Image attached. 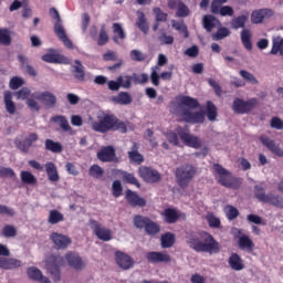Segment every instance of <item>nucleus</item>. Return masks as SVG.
Here are the masks:
<instances>
[{
	"instance_id": "1",
	"label": "nucleus",
	"mask_w": 283,
	"mask_h": 283,
	"mask_svg": "<svg viewBox=\"0 0 283 283\" xmlns=\"http://www.w3.org/2000/svg\"><path fill=\"white\" fill-rule=\"evenodd\" d=\"M187 244L197 253H219L220 243L216 241L213 235L206 231L192 232L187 237Z\"/></svg>"
},
{
	"instance_id": "2",
	"label": "nucleus",
	"mask_w": 283,
	"mask_h": 283,
	"mask_svg": "<svg viewBox=\"0 0 283 283\" xmlns=\"http://www.w3.org/2000/svg\"><path fill=\"white\" fill-rule=\"evenodd\" d=\"M200 107L198 99L191 96H181L179 98V104L177 108V114L190 125H198V123H205V113L203 112H192L191 109H197Z\"/></svg>"
},
{
	"instance_id": "3",
	"label": "nucleus",
	"mask_w": 283,
	"mask_h": 283,
	"mask_svg": "<svg viewBox=\"0 0 283 283\" xmlns=\"http://www.w3.org/2000/svg\"><path fill=\"white\" fill-rule=\"evenodd\" d=\"M92 129L98 134H107V132H120L127 134V126L120 122L115 115H105L97 122L92 123Z\"/></svg>"
},
{
	"instance_id": "4",
	"label": "nucleus",
	"mask_w": 283,
	"mask_h": 283,
	"mask_svg": "<svg viewBox=\"0 0 283 283\" xmlns=\"http://www.w3.org/2000/svg\"><path fill=\"white\" fill-rule=\"evenodd\" d=\"M213 169L217 174V180L222 187H227L228 189H240V179L233 177L231 171L227 170L220 164H214Z\"/></svg>"
},
{
	"instance_id": "5",
	"label": "nucleus",
	"mask_w": 283,
	"mask_h": 283,
	"mask_svg": "<svg viewBox=\"0 0 283 283\" xmlns=\"http://www.w3.org/2000/svg\"><path fill=\"white\" fill-rule=\"evenodd\" d=\"M50 17L55 20L54 23V32L57 35V39L62 41V43L65 45V48H69V50H72L74 45L72 44V41L70 38H67V33H65V28L63 27V20L61 19V14L59 13V10L56 8H51L49 10Z\"/></svg>"
},
{
	"instance_id": "6",
	"label": "nucleus",
	"mask_w": 283,
	"mask_h": 283,
	"mask_svg": "<svg viewBox=\"0 0 283 283\" xmlns=\"http://www.w3.org/2000/svg\"><path fill=\"white\" fill-rule=\"evenodd\" d=\"M175 176L179 187H181V189H187L189 182L196 177V167L185 164L176 169Z\"/></svg>"
},
{
	"instance_id": "7",
	"label": "nucleus",
	"mask_w": 283,
	"mask_h": 283,
	"mask_svg": "<svg viewBox=\"0 0 283 283\" xmlns=\"http://www.w3.org/2000/svg\"><path fill=\"white\" fill-rule=\"evenodd\" d=\"M39 140L36 133H30L27 137L18 136L14 138V145L22 154H30V147Z\"/></svg>"
},
{
	"instance_id": "8",
	"label": "nucleus",
	"mask_w": 283,
	"mask_h": 283,
	"mask_svg": "<svg viewBox=\"0 0 283 283\" xmlns=\"http://www.w3.org/2000/svg\"><path fill=\"white\" fill-rule=\"evenodd\" d=\"M258 105V98L252 97L248 101L242 98H235L232 103V109L235 114H249L252 109H255Z\"/></svg>"
},
{
	"instance_id": "9",
	"label": "nucleus",
	"mask_w": 283,
	"mask_h": 283,
	"mask_svg": "<svg viewBox=\"0 0 283 283\" xmlns=\"http://www.w3.org/2000/svg\"><path fill=\"white\" fill-rule=\"evenodd\" d=\"M62 256L51 255L46 261V270L49 271L53 282H61V264Z\"/></svg>"
},
{
	"instance_id": "10",
	"label": "nucleus",
	"mask_w": 283,
	"mask_h": 283,
	"mask_svg": "<svg viewBox=\"0 0 283 283\" xmlns=\"http://www.w3.org/2000/svg\"><path fill=\"white\" fill-rule=\"evenodd\" d=\"M177 133L187 147H192V149H200V147L202 146V142L200 140V138H198V136L191 135L188 128H178Z\"/></svg>"
},
{
	"instance_id": "11",
	"label": "nucleus",
	"mask_w": 283,
	"mask_h": 283,
	"mask_svg": "<svg viewBox=\"0 0 283 283\" xmlns=\"http://www.w3.org/2000/svg\"><path fill=\"white\" fill-rule=\"evenodd\" d=\"M146 260L149 264H169L171 262V255L164 252L150 251L146 253Z\"/></svg>"
},
{
	"instance_id": "12",
	"label": "nucleus",
	"mask_w": 283,
	"mask_h": 283,
	"mask_svg": "<svg viewBox=\"0 0 283 283\" xmlns=\"http://www.w3.org/2000/svg\"><path fill=\"white\" fill-rule=\"evenodd\" d=\"M138 174L140 178L145 180V182H151V184L159 182L161 178L160 172H158V170L146 167V166L139 167Z\"/></svg>"
},
{
	"instance_id": "13",
	"label": "nucleus",
	"mask_w": 283,
	"mask_h": 283,
	"mask_svg": "<svg viewBox=\"0 0 283 283\" xmlns=\"http://www.w3.org/2000/svg\"><path fill=\"white\" fill-rule=\"evenodd\" d=\"M33 97L36 101H41V103H43V105H45L49 109L56 107V95H54L50 91H44L42 93H34Z\"/></svg>"
},
{
	"instance_id": "14",
	"label": "nucleus",
	"mask_w": 283,
	"mask_h": 283,
	"mask_svg": "<svg viewBox=\"0 0 283 283\" xmlns=\"http://www.w3.org/2000/svg\"><path fill=\"white\" fill-rule=\"evenodd\" d=\"M97 158L101 160V163H117L118 157H116V149L114 146H106L103 147L98 153H97Z\"/></svg>"
},
{
	"instance_id": "15",
	"label": "nucleus",
	"mask_w": 283,
	"mask_h": 283,
	"mask_svg": "<svg viewBox=\"0 0 283 283\" xmlns=\"http://www.w3.org/2000/svg\"><path fill=\"white\" fill-rule=\"evenodd\" d=\"M65 260L69 266L75 271H83L86 265L85 261H83V258H81V255H78L76 252H67L65 254Z\"/></svg>"
},
{
	"instance_id": "16",
	"label": "nucleus",
	"mask_w": 283,
	"mask_h": 283,
	"mask_svg": "<svg viewBox=\"0 0 283 283\" xmlns=\"http://www.w3.org/2000/svg\"><path fill=\"white\" fill-rule=\"evenodd\" d=\"M27 275L29 280H32V282L52 283V281H50L48 276L43 275V272L36 266L28 268Z\"/></svg>"
},
{
	"instance_id": "17",
	"label": "nucleus",
	"mask_w": 283,
	"mask_h": 283,
	"mask_svg": "<svg viewBox=\"0 0 283 283\" xmlns=\"http://www.w3.org/2000/svg\"><path fill=\"white\" fill-rule=\"evenodd\" d=\"M50 238L57 250L67 249V245L72 244L70 237L62 233L53 232Z\"/></svg>"
},
{
	"instance_id": "18",
	"label": "nucleus",
	"mask_w": 283,
	"mask_h": 283,
	"mask_svg": "<svg viewBox=\"0 0 283 283\" xmlns=\"http://www.w3.org/2000/svg\"><path fill=\"white\" fill-rule=\"evenodd\" d=\"M125 198L130 207H145L147 205L145 198L139 197L138 192L132 191L130 189L126 190Z\"/></svg>"
},
{
	"instance_id": "19",
	"label": "nucleus",
	"mask_w": 283,
	"mask_h": 283,
	"mask_svg": "<svg viewBox=\"0 0 283 283\" xmlns=\"http://www.w3.org/2000/svg\"><path fill=\"white\" fill-rule=\"evenodd\" d=\"M260 142L264 147L270 149L274 156H279V158H283V149L275 143V140L266 137V136H261Z\"/></svg>"
},
{
	"instance_id": "20",
	"label": "nucleus",
	"mask_w": 283,
	"mask_h": 283,
	"mask_svg": "<svg viewBox=\"0 0 283 283\" xmlns=\"http://www.w3.org/2000/svg\"><path fill=\"white\" fill-rule=\"evenodd\" d=\"M273 17V10L271 9H259L251 13V23L260 24L264 19Z\"/></svg>"
},
{
	"instance_id": "21",
	"label": "nucleus",
	"mask_w": 283,
	"mask_h": 283,
	"mask_svg": "<svg viewBox=\"0 0 283 283\" xmlns=\"http://www.w3.org/2000/svg\"><path fill=\"white\" fill-rule=\"evenodd\" d=\"M115 261L119 269L127 271L134 266V261L132 258L123 252L115 253Z\"/></svg>"
},
{
	"instance_id": "22",
	"label": "nucleus",
	"mask_w": 283,
	"mask_h": 283,
	"mask_svg": "<svg viewBox=\"0 0 283 283\" xmlns=\"http://www.w3.org/2000/svg\"><path fill=\"white\" fill-rule=\"evenodd\" d=\"M19 268H21V261L19 259L0 256V269L12 271Z\"/></svg>"
},
{
	"instance_id": "23",
	"label": "nucleus",
	"mask_w": 283,
	"mask_h": 283,
	"mask_svg": "<svg viewBox=\"0 0 283 283\" xmlns=\"http://www.w3.org/2000/svg\"><path fill=\"white\" fill-rule=\"evenodd\" d=\"M238 245L241 251H247V253H253L255 249V243L251 240L250 235L242 234L238 240Z\"/></svg>"
},
{
	"instance_id": "24",
	"label": "nucleus",
	"mask_w": 283,
	"mask_h": 283,
	"mask_svg": "<svg viewBox=\"0 0 283 283\" xmlns=\"http://www.w3.org/2000/svg\"><path fill=\"white\" fill-rule=\"evenodd\" d=\"M94 233L98 240H103V242H109V240H112V230L103 228L96 222L94 226Z\"/></svg>"
},
{
	"instance_id": "25",
	"label": "nucleus",
	"mask_w": 283,
	"mask_h": 283,
	"mask_svg": "<svg viewBox=\"0 0 283 283\" xmlns=\"http://www.w3.org/2000/svg\"><path fill=\"white\" fill-rule=\"evenodd\" d=\"M128 158L130 163H134L135 165H143L145 163V157L143 154L138 153V144L134 143L132 147V151H128Z\"/></svg>"
},
{
	"instance_id": "26",
	"label": "nucleus",
	"mask_w": 283,
	"mask_h": 283,
	"mask_svg": "<svg viewBox=\"0 0 283 283\" xmlns=\"http://www.w3.org/2000/svg\"><path fill=\"white\" fill-rule=\"evenodd\" d=\"M45 171L50 182H59L61 177L59 176V170L56 169V165L54 163H46Z\"/></svg>"
},
{
	"instance_id": "27",
	"label": "nucleus",
	"mask_w": 283,
	"mask_h": 283,
	"mask_svg": "<svg viewBox=\"0 0 283 283\" xmlns=\"http://www.w3.org/2000/svg\"><path fill=\"white\" fill-rule=\"evenodd\" d=\"M202 24L206 32H211L213 28H218V25H220V20L213 15H205L202 19Z\"/></svg>"
},
{
	"instance_id": "28",
	"label": "nucleus",
	"mask_w": 283,
	"mask_h": 283,
	"mask_svg": "<svg viewBox=\"0 0 283 283\" xmlns=\"http://www.w3.org/2000/svg\"><path fill=\"white\" fill-rule=\"evenodd\" d=\"M228 263L233 271H242L244 269L242 258L238 253H232L228 260Z\"/></svg>"
},
{
	"instance_id": "29",
	"label": "nucleus",
	"mask_w": 283,
	"mask_h": 283,
	"mask_svg": "<svg viewBox=\"0 0 283 283\" xmlns=\"http://www.w3.org/2000/svg\"><path fill=\"white\" fill-rule=\"evenodd\" d=\"M3 101L6 105V111L8 112V114H11V115L14 114V112H17V105L12 101V92L6 91L3 94Z\"/></svg>"
},
{
	"instance_id": "30",
	"label": "nucleus",
	"mask_w": 283,
	"mask_h": 283,
	"mask_svg": "<svg viewBox=\"0 0 283 283\" xmlns=\"http://www.w3.org/2000/svg\"><path fill=\"white\" fill-rule=\"evenodd\" d=\"M75 65H73V76L76 81H85V66L80 62V60L74 61Z\"/></svg>"
},
{
	"instance_id": "31",
	"label": "nucleus",
	"mask_w": 283,
	"mask_h": 283,
	"mask_svg": "<svg viewBox=\"0 0 283 283\" xmlns=\"http://www.w3.org/2000/svg\"><path fill=\"white\" fill-rule=\"evenodd\" d=\"M52 123H56L60 125L62 132H72V126H70V122H67V118L63 115H55L51 117Z\"/></svg>"
},
{
	"instance_id": "32",
	"label": "nucleus",
	"mask_w": 283,
	"mask_h": 283,
	"mask_svg": "<svg viewBox=\"0 0 283 283\" xmlns=\"http://www.w3.org/2000/svg\"><path fill=\"white\" fill-rule=\"evenodd\" d=\"M136 25L144 34H147V32H149V24L147 23V18H145V12L137 11Z\"/></svg>"
},
{
	"instance_id": "33",
	"label": "nucleus",
	"mask_w": 283,
	"mask_h": 283,
	"mask_svg": "<svg viewBox=\"0 0 283 283\" xmlns=\"http://www.w3.org/2000/svg\"><path fill=\"white\" fill-rule=\"evenodd\" d=\"M113 32L115 34L113 36V41L117 45H120V41H118V39H120L123 41L127 38V35L125 34V30H123V25H120V23H114L113 24Z\"/></svg>"
},
{
	"instance_id": "34",
	"label": "nucleus",
	"mask_w": 283,
	"mask_h": 283,
	"mask_svg": "<svg viewBox=\"0 0 283 283\" xmlns=\"http://www.w3.org/2000/svg\"><path fill=\"white\" fill-rule=\"evenodd\" d=\"M44 147L46 151H52V154H61V151H63V145L52 139H45Z\"/></svg>"
},
{
	"instance_id": "35",
	"label": "nucleus",
	"mask_w": 283,
	"mask_h": 283,
	"mask_svg": "<svg viewBox=\"0 0 283 283\" xmlns=\"http://www.w3.org/2000/svg\"><path fill=\"white\" fill-rule=\"evenodd\" d=\"M161 249H171L176 242V237L171 232H167L160 238Z\"/></svg>"
},
{
	"instance_id": "36",
	"label": "nucleus",
	"mask_w": 283,
	"mask_h": 283,
	"mask_svg": "<svg viewBox=\"0 0 283 283\" xmlns=\"http://www.w3.org/2000/svg\"><path fill=\"white\" fill-rule=\"evenodd\" d=\"M171 27L174 30H177L179 34H182L185 39H189V29H187V24H185V21H176L171 20Z\"/></svg>"
},
{
	"instance_id": "37",
	"label": "nucleus",
	"mask_w": 283,
	"mask_h": 283,
	"mask_svg": "<svg viewBox=\"0 0 283 283\" xmlns=\"http://www.w3.org/2000/svg\"><path fill=\"white\" fill-rule=\"evenodd\" d=\"M241 43L245 50H253V44L251 43V31L249 29H243L241 31Z\"/></svg>"
},
{
	"instance_id": "38",
	"label": "nucleus",
	"mask_w": 283,
	"mask_h": 283,
	"mask_svg": "<svg viewBox=\"0 0 283 283\" xmlns=\"http://www.w3.org/2000/svg\"><path fill=\"white\" fill-rule=\"evenodd\" d=\"M113 102L117 105H130L132 104V95L127 92H120L117 96L113 97Z\"/></svg>"
},
{
	"instance_id": "39",
	"label": "nucleus",
	"mask_w": 283,
	"mask_h": 283,
	"mask_svg": "<svg viewBox=\"0 0 283 283\" xmlns=\"http://www.w3.org/2000/svg\"><path fill=\"white\" fill-rule=\"evenodd\" d=\"M149 217H145L142 214H135L133 217V224L135 229H145L147 227V223L149 222Z\"/></svg>"
},
{
	"instance_id": "40",
	"label": "nucleus",
	"mask_w": 283,
	"mask_h": 283,
	"mask_svg": "<svg viewBox=\"0 0 283 283\" xmlns=\"http://www.w3.org/2000/svg\"><path fill=\"white\" fill-rule=\"evenodd\" d=\"M247 21H249V13L232 19L231 25L233 30H240V28H244V25H247Z\"/></svg>"
},
{
	"instance_id": "41",
	"label": "nucleus",
	"mask_w": 283,
	"mask_h": 283,
	"mask_svg": "<svg viewBox=\"0 0 283 283\" xmlns=\"http://www.w3.org/2000/svg\"><path fill=\"white\" fill-rule=\"evenodd\" d=\"M65 217L59 210H50L48 222L49 224H59V222H63Z\"/></svg>"
},
{
	"instance_id": "42",
	"label": "nucleus",
	"mask_w": 283,
	"mask_h": 283,
	"mask_svg": "<svg viewBox=\"0 0 283 283\" xmlns=\"http://www.w3.org/2000/svg\"><path fill=\"white\" fill-rule=\"evenodd\" d=\"M165 221L168 222V224H174L180 218V214L176 209L168 208L164 212Z\"/></svg>"
},
{
	"instance_id": "43",
	"label": "nucleus",
	"mask_w": 283,
	"mask_h": 283,
	"mask_svg": "<svg viewBox=\"0 0 283 283\" xmlns=\"http://www.w3.org/2000/svg\"><path fill=\"white\" fill-rule=\"evenodd\" d=\"M266 205H272V207L283 208V198L279 195L268 193V199H265Z\"/></svg>"
},
{
	"instance_id": "44",
	"label": "nucleus",
	"mask_w": 283,
	"mask_h": 283,
	"mask_svg": "<svg viewBox=\"0 0 283 283\" xmlns=\"http://www.w3.org/2000/svg\"><path fill=\"white\" fill-rule=\"evenodd\" d=\"M145 233L147 235H158V232L160 231V226L149 219V221L146 223V228H144Z\"/></svg>"
},
{
	"instance_id": "45",
	"label": "nucleus",
	"mask_w": 283,
	"mask_h": 283,
	"mask_svg": "<svg viewBox=\"0 0 283 283\" xmlns=\"http://www.w3.org/2000/svg\"><path fill=\"white\" fill-rule=\"evenodd\" d=\"M158 41L160 45H174V35H168L165 29L159 30Z\"/></svg>"
},
{
	"instance_id": "46",
	"label": "nucleus",
	"mask_w": 283,
	"mask_h": 283,
	"mask_svg": "<svg viewBox=\"0 0 283 283\" xmlns=\"http://www.w3.org/2000/svg\"><path fill=\"white\" fill-rule=\"evenodd\" d=\"M207 118L211 123L216 122L218 118V107L212 102H207Z\"/></svg>"
},
{
	"instance_id": "47",
	"label": "nucleus",
	"mask_w": 283,
	"mask_h": 283,
	"mask_svg": "<svg viewBox=\"0 0 283 283\" xmlns=\"http://www.w3.org/2000/svg\"><path fill=\"white\" fill-rule=\"evenodd\" d=\"M254 197L259 202H266V199L269 198V195H266V190L261 185L254 186Z\"/></svg>"
},
{
	"instance_id": "48",
	"label": "nucleus",
	"mask_w": 283,
	"mask_h": 283,
	"mask_svg": "<svg viewBox=\"0 0 283 283\" xmlns=\"http://www.w3.org/2000/svg\"><path fill=\"white\" fill-rule=\"evenodd\" d=\"M63 55L55 53H46L42 55V61H44V63H63Z\"/></svg>"
},
{
	"instance_id": "49",
	"label": "nucleus",
	"mask_w": 283,
	"mask_h": 283,
	"mask_svg": "<svg viewBox=\"0 0 283 283\" xmlns=\"http://www.w3.org/2000/svg\"><path fill=\"white\" fill-rule=\"evenodd\" d=\"M20 178L23 185H36V177H34V175H32L30 171L22 170Z\"/></svg>"
},
{
	"instance_id": "50",
	"label": "nucleus",
	"mask_w": 283,
	"mask_h": 283,
	"mask_svg": "<svg viewBox=\"0 0 283 283\" xmlns=\"http://www.w3.org/2000/svg\"><path fill=\"white\" fill-rule=\"evenodd\" d=\"M12 43V38L10 36V30L6 28H0V44L10 45Z\"/></svg>"
},
{
	"instance_id": "51",
	"label": "nucleus",
	"mask_w": 283,
	"mask_h": 283,
	"mask_svg": "<svg viewBox=\"0 0 283 283\" xmlns=\"http://www.w3.org/2000/svg\"><path fill=\"white\" fill-rule=\"evenodd\" d=\"M224 213H226V218L228 220H235V218H238V216H240V211L238 210V208L228 205L224 207Z\"/></svg>"
},
{
	"instance_id": "52",
	"label": "nucleus",
	"mask_w": 283,
	"mask_h": 283,
	"mask_svg": "<svg viewBox=\"0 0 283 283\" xmlns=\"http://www.w3.org/2000/svg\"><path fill=\"white\" fill-rule=\"evenodd\" d=\"M231 35V31L228 28H220L216 33H212V41H222L227 36Z\"/></svg>"
},
{
	"instance_id": "53",
	"label": "nucleus",
	"mask_w": 283,
	"mask_h": 283,
	"mask_svg": "<svg viewBox=\"0 0 283 283\" xmlns=\"http://www.w3.org/2000/svg\"><path fill=\"white\" fill-rule=\"evenodd\" d=\"M122 177L124 182H128V185H134L135 187H137V189H140V182H138V179L133 174L123 171Z\"/></svg>"
},
{
	"instance_id": "54",
	"label": "nucleus",
	"mask_w": 283,
	"mask_h": 283,
	"mask_svg": "<svg viewBox=\"0 0 283 283\" xmlns=\"http://www.w3.org/2000/svg\"><path fill=\"white\" fill-rule=\"evenodd\" d=\"M104 174H105V170H103L101 166L96 164L91 166L88 169V175L91 176V178H95L96 180H98L99 178H103Z\"/></svg>"
},
{
	"instance_id": "55",
	"label": "nucleus",
	"mask_w": 283,
	"mask_h": 283,
	"mask_svg": "<svg viewBox=\"0 0 283 283\" xmlns=\"http://www.w3.org/2000/svg\"><path fill=\"white\" fill-rule=\"evenodd\" d=\"M206 220L211 229H220V218L216 217L213 213H208Z\"/></svg>"
},
{
	"instance_id": "56",
	"label": "nucleus",
	"mask_w": 283,
	"mask_h": 283,
	"mask_svg": "<svg viewBox=\"0 0 283 283\" xmlns=\"http://www.w3.org/2000/svg\"><path fill=\"white\" fill-rule=\"evenodd\" d=\"M240 76L244 78V81H247L248 83H251V85H258V83H260V81H258V78L255 77V75H253L251 72L245 71V70H241L239 72Z\"/></svg>"
},
{
	"instance_id": "57",
	"label": "nucleus",
	"mask_w": 283,
	"mask_h": 283,
	"mask_svg": "<svg viewBox=\"0 0 283 283\" xmlns=\"http://www.w3.org/2000/svg\"><path fill=\"white\" fill-rule=\"evenodd\" d=\"M189 14H190L189 7H187L182 2H179L177 6L176 17H178L179 19H185L189 17Z\"/></svg>"
},
{
	"instance_id": "58",
	"label": "nucleus",
	"mask_w": 283,
	"mask_h": 283,
	"mask_svg": "<svg viewBox=\"0 0 283 283\" xmlns=\"http://www.w3.org/2000/svg\"><path fill=\"white\" fill-rule=\"evenodd\" d=\"M0 178H12L13 180H17V174L12 168L1 166Z\"/></svg>"
},
{
	"instance_id": "59",
	"label": "nucleus",
	"mask_w": 283,
	"mask_h": 283,
	"mask_svg": "<svg viewBox=\"0 0 283 283\" xmlns=\"http://www.w3.org/2000/svg\"><path fill=\"white\" fill-rule=\"evenodd\" d=\"M153 12L155 14V21H157V23H165L167 21L168 14L160 10V8L153 9Z\"/></svg>"
},
{
	"instance_id": "60",
	"label": "nucleus",
	"mask_w": 283,
	"mask_h": 283,
	"mask_svg": "<svg viewBox=\"0 0 283 283\" xmlns=\"http://www.w3.org/2000/svg\"><path fill=\"white\" fill-rule=\"evenodd\" d=\"M2 235L4 238H15L17 237V228L14 226L7 224L2 229Z\"/></svg>"
},
{
	"instance_id": "61",
	"label": "nucleus",
	"mask_w": 283,
	"mask_h": 283,
	"mask_svg": "<svg viewBox=\"0 0 283 283\" xmlns=\"http://www.w3.org/2000/svg\"><path fill=\"white\" fill-rule=\"evenodd\" d=\"M112 190H113V196L115 198H120V196H123V184H120V180L113 181Z\"/></svg>"
},
{
	"instance_id": "62",
	"label": "nucleus",
	"mask_w": 283,
	"mask_h": 283,
	"mask_svg": "<svg viewBox=\"0 0 283 283\" xmlns=\"http://www.w3.org/2000/svg\"><path fill=\"white\" fill-rule=\"evenodd\" d=\"M158 66H153L151 67V73H150V81L155 87H158L160 85V75H158Z\"/></svg>"
},
{
	"instance_id": "63",
	"label": "nucleus",
	"mask_w": 283,
	"mask_h": 283,
	"mask_svg": "<svg viewBox=\"0 0 283 283\" xmlns=\"http://www.w3.org/2000/svg\"><path fill=\"white\" fill-rule=\"evenodd\" d=\"M129 56L132 61H136L137 63L145 61V53L140 52L139 50H132Z\"/></svg>"
},
{
	"instance_id": "64",
	"label": "nucleus",
	"mask_w": 283,
	"mask_h": 283,
	"mask_svg": "<svg viewBox=\"0 0 283 283\" xmlns=\"http://www.w3.org/2000/svg\"><path fill=\"white\" fill-rule=\"evenodd\" d=\"M21 85H23V78H21L19 76L12 77L9 82L10 90H19V87H21Z\"/></svg>"
}]
</instances>
